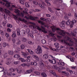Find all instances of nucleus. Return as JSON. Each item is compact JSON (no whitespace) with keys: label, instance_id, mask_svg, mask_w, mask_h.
<instances>
[{"label":"nucleus","instance_id":"obj_9","mask_svg":"<svg viewBox=\"0 0 77 77\" xmlns=\"http://www.w3.org/2000/svg\"><path fill=\"white\" fill-rule=\"evenodd\" d=\"M74 23H76V20L75 19H72V21H71L70 27H73V26H74Z\"/></svg>","mask_w":77,"mask_h":77},{"label":"nucleus","instance_id":"obj_16","mask_svg":"<svg viewBox=\"0 0 77 77\" xmlns=\"http://www.w3.org/2000/svg\"><path fill=\"white\" fill-rule=\"evenodd\" d=\"M17 32V35L18 36H20L21 35V34H20V29L19 28H17L16 30Z\"/></svg>","mask_w":77,"mask_h":77},{"label":"nucleus","instance_id":"obj_42","mask_svg":"<svg viewBox=\"0 0 77 77\" xmlns=\"http://www.w3.org/2000/svg\"><path fill=\"white\" fill-rule=\"evenodd\" d=\"M19 2L20 3L22 4L23 5H24V2L21 0H19Z\"/></svg>","mask_w":77,"mask_h":77},{"label":"nucleus","instance_id":"obj_19","mask_svg":"<svg viewBox=\"0 0 77 77\" xmlns=\"http://www.w3.org/2000/svg\"><path fill=\"white\" fill-rule=\"evenodd\" d=\"M27 50L30 54H34L33 51H32L30 49H27Z\"/></svg>","mask_w":77,"mask_h":77},{"label":"nucleus","instance_id":"obj_35","mask_svg":"<svg viewBox=\"0 0 77 77\" xmlns=\"http://www.w3.org/2000/svg\"><path fill=\"white\" fill-rule=\"evenodd\" d=\"M10 69L11 72H14L16 70V69H15L13 68H11Z\"/></svg>","mask_w":77,"mask_h":77},{"label":"nucleus","instance_id":"obj_37","mask_svg":"<svg viewBox=\"0 0 77 77\" xmlns=\"http://www.w3.org/2000/svg\"><path fill=\"white\" fill-rule=\"evenodd\" d=\"M71 21H70V20H68L66 22V24L67 25H69V24H70V22Z\"/></svg>","mask_w":77,"mask_h":77},{"label":"nucleus","instance_id":"obj_53","mask_svg":"<svg viewBox=\"0 0 77 77\" xmlns=\"http://www.w3.org/2000/svg\"><path fill=\"white\" fill-rule=\"evenodd\" d=\"M7 22H8V21H7L6 20H5L3 21V24H6L7 23Z\"/></svg>","mask_w":77,"mask_h":77},{"label":"nucleus","instance_id":"obj_40","mask_svg":"<svg viewBox=\"0 0 77 77\" xmlns=\"http://www.w3.org/2000/svg\"><path fill=\"white\" fill-rule=\"evenodd\" d=\"M34 73L35 74H36V75H40V74H41V73L39 72L38 71L35 72Z\"/></svg>","mask_w":77,"mask_h":77},{"label":"nucleus","instance_id":"obj_63","mask_svg":"<svg viewBox=\"0 0 77 77\" xmlns=\"http://www.w3.org/2000/svg\"><path fill=\"white\" fill-rule=\"evenodd\" d=\"M74 17L75 18V19H77V13H76L75 14Z\"/></svg>","mask_w":77,"mask_h":77},{"label":"nucleus","instance_id":"obj_47","mask_svg":"<svg viewBox=\"0 0 77 77\" xmlns=\"http://www.w3.org/2000/svg\"><path fill=\"white\" fill-rule=\"evenodd\" d=\"M44 63H41L40 64L41 68H44Z\"/></svg>","mask_w":77,"mask_h":77},{"label":"nucleus","instance_id":"obj_12","mask_svg":"<svg viewBox=\"0 0 77 77\" xmlns=\"http://www.w3.org/2000/svg\"><path fill=\"white\" fill-rule=\"evenodd\" d=\"M27 29H26V31L25 30H22L21 31V33L22 36H26V33H27Z\"/></svg>","mask_w":77,"mask_h":77},{"label":"nucleus","instance_id":"obj_3","mask_svg":"<svg viewBox=\"0 0 77 77\" xmlns=\"http://www.w3.org/2000/svg\"><path fill=\"white\" fill-rule=\"evenodd\" d=\"M35 52L38 54H41L42 53V48L40 46H38L37 49L35 50Z\"/></svg>","mask_w":77,"mask_h":77},{"label":"nucleus","instance_id":"obj_61","mask_svg":"<svg viewBox=\"0 0 77 77\" xmlns=\"http://www.w3.org/2000/svg\"><path fill=\"white\" fill-rule=\"evenodd\" d=\"M7 30L8 32H11V29L9 28H8L7 29Z\"/></svg>","mask_w":77,"mask_h":77},{"label":"nucleus","instance_id":"obj_51","mask_svg":"<svg viewBox=\"0 0 77 77\" xmlns=\"http://www.w3.org/2000/svg\"><path fill=\"white\" fill-rule=\"evenodd\" d=\"M8 45V44L5 43H4L3 44V47H5L7 45Z\"/></svg>","mask_w":77,"mask_h":77},{"label":"nucleus","instance_id":"obj_27","mask_svg":"<svg viewBox=\"0 0 77 77\" xmlns=\"http://www.w3.org/2000/svg\"><path fill=\"white\" fill-rule=\"evenodd\" d=\"M41 42L42 44H46V41L44 39L42 40Z\"/></svg>","mask_w":77,"mask_h":77},{"label":"nucleus","instance_id":"obj_5","mask_svg":"<svg viewBox=\"0 0 77 77\" xmlns=\"http://www.w3.org/2000/svg\"><path fill=\"white\" fill-rule=\"evenodd\" d=\"M26 33L27 34V35L28 37H29V36H30L32 38H33V34L30 33V29H26Z\"/></svg>","mask_w":77,"mask_h":77},{"label":"nucleus","instance_id":"obj_41","mask_svg":"<svg viewBox=\"0 0 77 77\" xmlns=\"http://www.w3.org/2000/svg\"><path fill=\"white\" fill-rule=\"evenodd\" d=\"M60 68V66L59 68H57V70H58V72H61V70H62L61 68Z\"/></svg>","mask_w":77,"mask_h":77},{"label":"nucleus","instance_id":"obj_17","mask_svg":"<svg viewBox=\"0 0 77 77\" xmlns=\"http://www.w3.org/2000/svg\"><path fill=\"white\" fill-rule=\"evenodd\" d=\"M17 42L16 43L17 45H20L21 44V41L20 40V39L17 38L16 39Z\"/></svg>","mask_w":77,"mask_h":77},{"label":"nucleus","instance_id":"obj_62","mask_svg":"<svg viewBox=\"0 0 77 77\" xmlns=\"http://www.w3.org/2000/svg\"><path fill=\"white\" fill-rule=\"evenodd\" d=\"M66 57L68 59H71V57L70 56H69V55L66 56Z\"/></svg>","mask_w":77,"mask_h":77},{"label":"nucleus","instance_id":"obj_23","mask_svg":"<svg viewBox=\"0 0 77 77\" xmlns=\"http://www.w3.org/2000/svg\"><path fill=\"white\" fill-rule=\"evenodd\" d=\"M2 65L0 63V65ZM4 71V68L2 66H0V72H2V71Z\"/></svg>","mask_w":77,"mask_h":77},{"label":"nucleus","instance_id":"obj_46","mask_svg":"<svg viewBox=\"0 0 77 77\" xmlns=\"http://www.w3.org/2000/svg\"><path fill=\"white\" fill-rule=\"evenodd\" d=\"M20 48L21 49H24V48H25L24 45H21L20 46Z\"/></svg>","mask_w":77,"mask_h":77},{"label":"nucleus","instance_id":"obj_8","mask_svg":"<svg viewBox=\"0 0 77 77\" xmlns=\"http://www.w3.org/2000/svg\"><path fill=\"white\" fill-rule=\"evenodd\" d=\"M61 42H62V43H63V44H65L66 45H68V46H72V44H70L68 42H65V40H61Z\"/></svg>","mask_w":77,"mask_h":77},{"label":"nucleus","instance_id":"obj_36","mask_svg":"<svg viewBox=\"0 0 77 77\" xmlns=\"http://www.w3.org/2000/svg\"><path fill=\"white\" fill-rule=\"evenodd\" d=\"M26 72L27 74H30V72H32V70H26Z\"/></svg>","mask_w":77,"mask_h":77},{"label":"nucleus","instance_id":"obj_57","mask_svg":"<svg viewBox=\"0 0 77 77\" xmlns=\"http://www.w3.org/2000/svg\"><path fill=\"white\" fill-rule=\"evenodd\" d=\"M74 58L72 57V58H71L70 59V60L71 61V62H74Z\"/></svg>","mask_w":77,"mask_h":77},{"label":"nucleus","instance_id":"obj_49","mask_svg":"<svg viewBox=\"0 0 77 77\" xmlns=\"http://www.w3.org/2000/svg\"><path fill=\"white\" fill-rule=\"evenodd\" d=\"M25 6L27 8H29L30 7V5H29L28 4V3L26 2L25 3Z\"/></svg>","mask_w":77,"mask_h":77},{"label":"nucleus","instance_id":"obj_60","mask_svg":"<svg viewBox=\"0 0 77 77\" xmlns=\"http://www.w3.org/2000/svg\"><path fill=\"white\" fill-rule=\"evenodd\" d=\"M7 74L8 75H9V76H11V75H12V73L11 72L10 73H7Z\"/></svg>","mask_w":77,"mask_h":77},{"label":"nucleus","instance_id":"obj_56","mask_svg":"<svg viewBox=\"0 0 77 77\" xmlns=\"http://www.w3.org/2000/svg\"><path fill=\"white\" fill-rule=\"evenodd\" d=\"M0 33L1 34V35H4V32L2 30L0 31Z\"/></svg>","mask_w":77,"mask_h":77},{"label":"nucleus","instance_id":"obj_64","mask_svg":"<svg viewBox=\"0 0 77 77\" xmlns=\"http://www.w3.org/2000/svg\"><path fill=\"white\" fill-rule=\"evenodd\" d=\"M74 32L75 33H77V29H75L74 30Z\"/></svg>","mask_w":77,"mask_h":77},{"label":"nucleus","instance_id":"obj_11","mask_svg":"<svg viewBox=\"0 0 77 77\" xmlns=\"http://www.w3.org/2000/svg\"><path fill=\"white\" fill-rule=\"evenodd\" d=\"M39 6L43 9L45 8V5L44 4H38Z\"/></svg>","mask_w":77,"mask_h":77},{"label":"nucleus","instance_id":"obj_59","mask_svg":"<svg viewBox=\"0 0 77 77\" xmlns=\"http://www.w3.org/2000/svg\"><path fill=\"white\" fill-rule=\"evenodd\" d=\"M13 63L15 64V65H17V64L19 63L18 61H14V62Z\"/></svg>","mask_w":77,"mask_h":77},{"label":"nucleus","instance_id":"obj_6","mask_svg":"<svg viewBox=\"0 0 77 77\" xmlns=\"http://www.w3.org/2000/svg\"><path fill=\"white\" fill-rule=\"evenodd\" d=\"M65 21H62V22L59 23V25L61 28L64 29L65 28Z\"/></svg>","mask_w":77,"mask_h":77},{"label":"nucleus","instance_id":"obj_4","mask_svg":"<svg viewBox=\"0 0 77 77\" xmlns=\"http://www.w3.org/2000/svg\"><path fill=\"white\" fill-rule=\"evenodd\" d=\"M41 27L42 29L39 27V26H38L36 29L37 30H40V32H42L43 33H47V31L45 30V28L42 26H41Z\"/></svg>","mask_w":77,"mask_h":77},{"label":"nucleus","instance_id":"obj_48","mask_svg":"<svg viewBox=\"0 0 77 77\" xmlns=\"http://www.w3.org/2000/svg\"><path fill=\"white\" fill-rule=\"evenodd\" d=\"M22 41L23 42H26V41H27V38H23L22 39Z\"/></svg>","mask_w":77,"mask_h":77},{"label":"nucleus","instance_id":"obj_25","mask_svg":"<svg viewBox=\"0 0 77 77\" xmlns=\"http://www.w3.org/2000/svg\"><path fill=\"white\" fill-rule=\"evenodd\" d=\"M41 75H42V77H47V74H46V73H45L44 72L42 73H41Z\"/></svg>","mask_w":77,"mask_h":77},{"label":"nucleus","instance_id":"obj_7","mask_svg":"<svg viewBox=\"0 0 77 77\" xmlns=\"http://www.w3.org/2000/svg\"><path fill=\"white\" fill-rule=\"evenodd\" d=\"M12 60V58H7L6 64L7 65H9L11 63V62Z\"/></svg>","mask_w":77,"mask_h":77},{"label":"nucleus","instance_id":"obj_30","mask_svg":"<svg viewBox=\"0 0 77 77\" xmlns=\"http://www.w3.org/2000/svg\"><path fill=\"white\" fill-rule=\"evenodd\" d=\"M19 60H21V61L22 62H24L26 61V60H25L24 58H20L19 59Z\"/></svg>","mask_w":77,"mask_h":77},{"label":"nucleus","instance_id":"obj_29","mask_svg":"<svg viewBox=\"0 0 77 77\" xmlns=\"http://www.w3.org/2000/svg\"><path fill=\"white\" fill-rule=\"evenodd\" d=\"M32 3L33 4V5H38V2L35 1H33Z\"/></svg>","mask_w":77,"mask_h":77},{"label":"nucleus","instance_id":"obj_28","mask_svg":"<svg viewBox=\"0 0 77 77\" xmlns=\"http://www.w3.org/2000/svg\"><path fill=\"white\" fill-rule=\"evenodd\" d=\"M62 74H63L64 75H66V76H68L67 73L65 71H62Z\"/></svg>","mask_w":77,"mask_h":77},{"label":"nucleus","instance_id":"obj_21","mask_svg":"<svg viewBox=\"0 0 77 77\" xmlns=\"http://www.w3.org/2000/svg\"><path fill=\"white\" fill-rule=\"evenodd\" d=\"M67 70L68 71H69V72L71 74H75V72H74L72 71V70H70L68 69H67Z\"/></svg>","mask_w":77,"mask_h":77},{"label":"nucleus","instance_id":"obj_55","mask_svg":"<svg viewBox=\"0 0 77 77\" xmlns=\"http://www.w3.org/2000/svg\"><path fill=\"white\" fill-rule=\"evenodd\" d=\"M49 48L51 50H53V51H56V49L55 48H53L51 47H50Z\"/></svg>","mask_w":77,"mask_h":77},{"label":"nucleus","instance_id":"obj_15","mask_svg":"<svg viewBox=\"0 0 77 77\" xmlns=\"http://www.w3.org/2000/svg\"><path fill=\"white\" fill-rule=\"evenodd\" d=\"M58 65H62V66H65V63H64V62H62V61L61 60H60L59 62L58 63Z\"/></svg>","mask_w":77,"mask_h":77},{"label":"nucleus","instance_id":"obj_33","mask_svg":"<svg viewBox=\"0 0 77 77\" xmlns=\"http://www.w3.org/2000/svg\"><path fill=\"white\" fill-rule=\"evenodd\" d=\"M29 54L28 52H25V53L23 54H22V55L24 56L25 57H26V56L27 55H29Z\"/></svg>","mask_w":77,"mask_h":77},{"label":"nucleus","instance_id":"obj_32","mask_svg":"<svg viewBox=\"0 0 77 77\" xmlns=\"http://www.w3.org/2000/svg\"><path fill=\"white\" fill-rule=\"evenodd\" d=\"M38 23H40L42 25H44L45 24V23L41 20H38Z\"/></svg>","mask_w":77,"mask_h":77},{"label":"nucleus","instance_id":"obj_54","mask_svg":"<svg viewBox=\"0 0 77 77\" xmlns=\"http://www.w3.org/2000/svg\"><path fill=\"white\" fill-rule=\"evenodd\" d=\"M40 19L41 20H42V21H46V19H45V18H40Z\"/></svg>","mask_w":77,"mask_h":77},{"label":"nucleus","instance_id":"obj_20","mask_svg":"<svg viewBox=\"0 0 77 77\" xmlns=\"http://www.w3.org/2000/svg\"><path fill=\"white\" fill-rule=\"evenodd\" d=\"M42 57L43 58V59H48V55L45 54L43 55Z\"/></svg>","mask_w":77,"mask_h":77},{"label":"nucleus","instance_id":"obj_44","mask_svg":"<svg viewBox=\"0 0 77 77\" xmlns=\"http://www.w3.org/2000/svg\"><path fill=\"white\" fill-rule=\"evenodd\" d=\"M77 66H71V68L72 69H76V68H77Z\"/></svg>","mask_w":77,"mask_h":77},{"label":"nucleus","instance_id":"obj_50","mask_svg":"<svg viewBox=\"0 0 77 77\" xmlns=\"http://www.w3.org/2000/svg\"><path fill=\"white\" fill-rule=\"evenodd\" d=\"M28 43L29 44H30V45H33V44H34V43L30 41H29L28 42Z\"/></svg>","mask_w":77,"mask_h":77},{"label":"nucleus","instance_id":"obj_39","mask_svg":"<svg viewBox=\"0 0 77 77\" xmlns=\"http://www.w3.org/2000/svg\"><path fill=\"white\" fill-rule=\"evenodd\" d=\"M55 47H56V48L58 50H60V47H59V46L58 45H56L55 46Z\"/></svg>","mask_w":77,"mask_h":77},{"label":"nucleus","instance_id":"obj_52","mask_svg":"<svg viewBox=\"0 0 77 77\" xmlns=\"http://www.w3.org/2000/svg\"><path fill=\"white\" fill-rule=\"evenodd\" d=\"M32 57L35 59L38 57V56L35 55H32Z\"/></svg>","mask_w":77,"mask_h":77},{"label":"nucleus","instance_id":"obj_43","mask_svg":"<svg viewBox=\"0 0 77 77\" xmlns=\"http://www.w3.org/2000/svg\"><path fill=\"white\" fill-rule=\"evenodd\" d=\"M7 26L8 27H10L11 28H12V25L11 24H8L7 25Z\"/></svg>","mask_w":77,"mask_h":77},{"label":"nucleus","instance_id":"obj_26","mask_svg":"<svg viewBox=\"0 0 77 77\" xmlns=\"http://www.w3.org/2000/svg\"><path fill=\"white\" fill-rule=\"evenodd\" d=\"M20 57V56L19 54H15L14 56V58H18V57Z\"/></svg>","mask_w":77,"mask_h":77},{"label":"nucleus","instance_id":"obj_13","mask_svg":"<svg viewBox=\"0 0 77 77\" xmlns=\"http://www.w3.org/2000/svg\"><path fill=\"white\" fill-rule=\"evenodd\" d=\"M49 72H51V73L53 74V75H54L55 76H56V77H60L58 75H57L56 74V73L54 72V71H53L52 70H49Z\"/></svg>","mask_w":77,"mask_h":77},{"label":"nucleus","instance_id":"obj_22","mask_svg":"<svg viewBox=\"0 0 77 77\" xmlns=\"http://www.w3.org/2000/svg\"><path fill=\"white\" fill-rule=\"evenodd\" d=\"M8 54H10V55H12L14 53V52L12 51H11V50L8 51Z\"/></svg>","mask_w":77,"mask_h":77},{"label":"nucleus","instance_id":"obj_14","mask_svg":"<svg viewBox=\"0 0 77 77\" xmlns=\"http://www.w3.org/2000/svg\"><path fill=\"white\" fill-rule=\"evenodd\" d=\"M2 0L3 2H6V3H7L6 4V5H5L6 6H7V7H9L11 6V4H10V3H8V1L6 0Z\"/></svg>","mask_w":77,"mask_h":77},{"label":"nucleus","instance_id":"obj_18","mask_svg":"<svg viewBox=\"0 0 77 77\" xmlns=\"http://www.w3.org/2000/svg\"><path fill=\"white\" fill-rule=\"evenodd\" d=\"M16 72L18 73V74H21L23 73V71L21 69H16Z\"/></svg>","mask_w":77,"mask_h":77},{"label":"nucleus","instance_id":"obj_31","mask_svg":"<svg viewBox=\"0 0 77 77\" xmlns=\"http://www.w3.org/2000/svg\"><path fill=\"white\" fill-rule=\"evenodd\" d=\"M31 65H38V64L37 63L35 62H31Z\"/></svg>","mask_w":77,"mask_h":77},{"label":"nucleus","instance_id":"obj_34","mask_svg":"<svg viewBox=\"0 0 77 77\" xmlns=\"http://www.w3.org/2000/svg\"><path fill=\"white\" fill-rule=\"evenodd\" d=\"M16 33H15V32H13V34L11 35V36L12 37H16Z\"/></svg>","mask_w":77,"mask_h":77},{"label":"nucleus","instance_id":"obj_58","mask_svg":"<svg viewBox=\"0 0 77 77\" xmlns=\"http://www.w3.org/2000/svg\"><path fill=\"white\" fill-rule=\"evenodd\" d=\"M4 72H3V74L5 75V74H7L8 72V71H6L5 70H4Z\"/></svg>","mask_w":77,"mask_h":77},{"label":"nucleus","instance_id":"obj_24","mask_svg":"<svg viewBox=\"0 0 77 77\" xmlns=\"http://www.w3.org/2000/svg\"><path fill=\"white\" fill-rule=\"evenodd\" d=\"M3 56L4 57L5 59L8 56V53H5L4 54H3Z\"/></svg>","mask_w":77,"mask_h":77},{"label":"nucleus","instance_id":"obj_1","mask_svg":"<svg viewBox=\"0 0 77 77\" xmlns=\"http://www.w3.org/2000/svg\"><path fill=\"white\" fill-rule=\"evenodd\" d=\"M51 27L53 32H55L56 30H58L57 33L59 34V35H60L63 36V37L65 38L64 39L65 40L71 41V38H69V36L70 35V34L67 32L63 30H61L59 28H57L56 26H51Z\"/></svg>","mask_w":77,"mask_h":77},{"label":"nucleus","instance_id":"obj_10","mask_svg":"<svg viewBox=\"0 0 77 77\" xmlns=\"http://www.w3.org/2000/svg\"><path fill=\"white\" fill-rule=\"evenodd\" d=\"M4 11L5 13L7 14L8 15H9L10 17H11V15H10V14H11V12L9 11V10H7V9H5L4 10Z\"/></svg>","mask_w":77,"mask_h":77},{"label":"nucleus","instance_id":"obj_45","mask_svg":"<svg viewBox=\"0 0 77 77\" xmlns=\"http://www.w3.org/2000/svg\"><path fill=\"white\" fill-rule=\"evenodd\" d=\"M53 64H56V61L54 59L52 60V63Z\"/></svg>","mask_w":77,"mask_h":77},{"label":"nucleus","instance_id":"obj_2","mask_svg":"<svg viewBox=\"0 0 77 77\" xmlns=\"http://www.w3.org/2000/svg\"><path fill=\"white\" fill-rule=\"evenodd\" d=\"M14 12L16 13L17 15L19 16V17L20 16L23 17L24 16V14H25L26 15H27V16H25V18H26V19H30L31 20H38L39 19V18H38V17H35V18H34L32 16H29V14H28V13L25 11H23V13L22 12H21V14H20V11L18 10L15 9Z\"/></svg>","mask_w":77,"mask_h":77},{"label":"nucleus","instance_id":"obj_38","mask_svg":"<svg viewBox=\"0 0 77 77\" xmlns=\"http://www.w3.org/2000/svg\"><path fill=\"white\" fill-rule=\"evenodd\" d=\"M18 51H20V48L17 47L16 50V52H18Z\"/></svg>","mask_w":77,"mask_h":77}]
</instances>
